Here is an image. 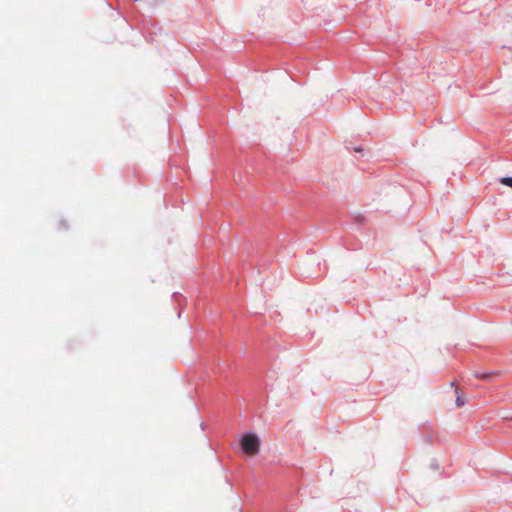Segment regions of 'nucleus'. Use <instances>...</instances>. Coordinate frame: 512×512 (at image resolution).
<instances>
[{
    "label": "nucleus",
    "instance_id": "nucleus-1",
    "mask_svg": "<svg viewBox=\"0 0 512 512\" xmlns=\"http://www.w3.org/2000/svg\"><path fill=\"white\" fill-rule=\"evenodd\" d=\"M240 445L245 454L255 456L260 450V440L256 434H244L240 440Z\"/></svg>",
    "mask_w": 512,
    "mask_h": 512
},
{
    "label": "nucleus",
    "instance_id": "nucleus-2",
    "mask_svg": "<svg viewBox=\"0 0 512 512\" xmlns=\"http://www.w3.org/2000/svg\"><path fill=\"white\" fill-rule=\"evenodd\" d=\"M456 400L455 404L457 407H463L467 403L466 396L458 389H455Z\"/></svg>",
    "mask_w": 512,
    "mask_h": 512
},
{
    "label": "nucleus",
    "instance_id": "nucleus-3",
    "mask_svg": "<svg viewBox=\"0 0 512 512\" xmlns=\"http://www.w3.org/2000/svg\"><path fill=\"white\" fill-rule=\"evenodd\" d=\"M501 183L506 185V186L512 187V177L502 178L501 179Z\"/></svg>",
    "mask_w": 512,
    "mask_h": 512
},
{
    "label": "nucleus",
    "instance_id": "nucleus-4",
    "mask_svg": "<svg viewBox=\"0 0 512 512\" xmlns=\"http://www.w3.org/2000/svg\"><path fill=\"white\" fill-rule=\"evenodd\" d=\"M478 378H481V379H485L488 377L487 374H483V375H477Z\"/></svg>",
    "mask_w": 512,
    "mask_h": 512
}]
</instances>
